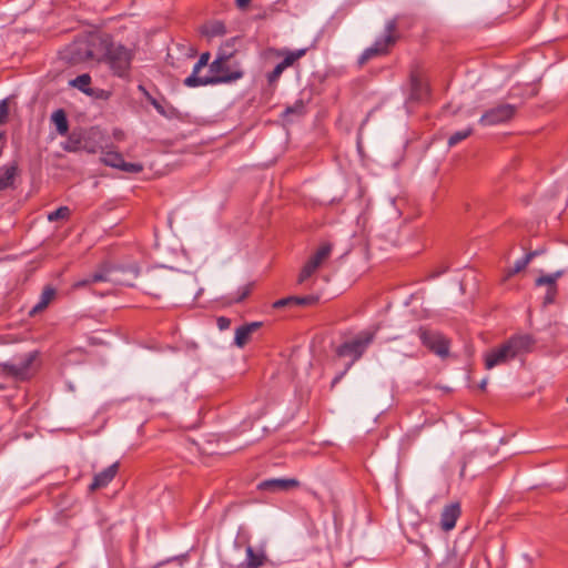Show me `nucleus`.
<instances>
[{
    "label": "nucleus",
    "mask_w": 568,
    "mask_h": 568,
    "mask_svg": "<svg viewBox=\"0 0 568 568\" xmlns=\"http://www.w3.org/2000/svg\"><path fill=\"white\" fill-rule=\"evenodd\" d=\"M536 341L529 334H518L509 337L503 344L489 349L484 355L485 368L490 371L510 361L531 353Z\"/></svg>",
    "instance_id": "f257e3e1"
},
{
    "label": "nucleus",
    "mask_w": 568,
    "mask_h": 568,
    "mask_svg": "<svg viewBox=\"0 0 568 568\" xmlns=\"http://www.w3.org/2000/svg\"><path fill=\"white\" fill-rule=\"evenodd\" d=\"M113 41L108 34H93L88 40L74 43L71 60L82 62L95 60L103 62Z\"/></svg>",
    "instance_id": "f03ea898"
},
{
    "label": "nucleus",
    "mask_w": 568,
    "mask_h": 568,
    "mask_svg": "<svg viewBox=\"0 0 568 568\" xmlns=\"http://www.w3.org/2000/svg\"><path fill=\"white\" fill-rule=\"evenodd\" d=\"M210 53L204 52L200 55L199 61L195 63L192 74L184 80V84L189 88H195L207 84L226 83L241 79L243 71L237 70L233 73H225L221 75L199 77V72L207 65Z\"/></svg>",
    "instance_id": "7ed1b4c3"
},
{
    "label": "nucleus",
    "mask_w": 568,
    "mask_h": 568,
    "mask_svg": "<svg viewBox=\"0 0 568 568\" xmlns=\"http://www.w3.org/2000/svg\"><path fill=\"white\" fill-rule=\"evenodd\" d=\"M139 276V268L135 265L128 267L113 266L109 263H103L94 271L93 280H103V282L111 283L112 285H133V281Z\"/></svg>",
    "instance_id": "20e7f679"
},
{
    "label": "nucleus",
    "mask_w": 568,
    "mask_h": 568,
    "mask_svg": "<svg viewBox=\"0 0 568 568\" xmlns=\"http://www.w3.org/2000/svg\"><path fill=\"white\" fill-rule=\"evenodd\" d=\"M398 38L397 19H392L387 21L385 26V36L382 39H377L372 47L364 50L358 59L359 64H364L375 57L388 53L389 48L396 43Z\"/></svg>",
    "instance_id": "39448f33"
},
{
    "label": "nucleus",
    "mask_w": 568,
    "mask_h": 568,
    "mask_svg": "<svg viewBox=\"0 0 568 568\" xmlns=\"http://www.w3.org/2000/svg\"><path fill=\"white\" fill-rule=\"evenodd\" d=\"M132 58L133 54L128 48L113 42L103 62L110 67L115 75L124 77L130 70Z\"/></svg>",
    "instance_id": "423d86ee"
},
{
    "label": "nucleus",
    "mask_w": 568,
    "mask_h": 568,
    "mask_svg": "<svg viewBox=\"0 0 568 568\" xmlns=\"http://www.w3.org/2000/svg\"><path fill=\"white\" fill-rule=\"evenodd\" d=\"M376 335V329L362 332L354 339L343 343L338 349L337 354L339 356H352L353 362L359 359L368 345L374 341Z\"/></svg>",
    "instance_id": "0eeeda50"
},
{
    "label": "nucleus",
    "mask_w": 568,
    "mask_h": 568,
    "mask_svg": "<svg viewBox=\"0 0 568 568\" xmlns=\"http://www.w3.org/2000/svg\"><path fill=\"white\" fill-rule=\"evenodd\" d=\"M37 358V352L26 354L23 357L12 363L2 364V372L19 381L28 379L33 374V364Z\"/></svg>",
    "instance_id": "6e6552de"
},
{
    "label": "nucleus",
    "mask_w": 568,
    "mask_h": 568,
    "mask_svg": "<svg viewBox=\"0 0 568 568\" xmlns=\"http://www.w3.org/2000/svg\"><path fill=\"white\" fill-rule=\"evenodd\" d=\"M423 345L439 357H446L449 352V342L440 333L420 326L417 331Z\"/></svg>",
    "instance_id": "1a4fd4ad"
},
{
    "label": "nucleus",
    "mask_w": 568,
    "mask_h": 568,
    "mask_svg": "<svg viewBox=\"0 0 568 568\" xmlns=\"http://www.w3.org/2000/svg\"><path fill=\"white\" fill-rule=\"evenodd\" d=\"M517 108L514 104L503 103L487 110L479 123L481 125H497L510 121L516 114Z\"/></svg>",
    "instance_id": "9d476101"
},
{
    "label": "nucleus",
    "mask_w": 568,
    "mask_h": 568,
    "mask_svg": "<svg viewBox=\"0 0 568 568\" xmlns=\"http://www.w3.org/2000/svg\"><path fill=\"white\" fill-rule=\"evenodd\" d=\"M565 274V271L559 270L551 274H544L536 278L535 285L536 286H546L547 291L544 296L542 304L545 306L555 303L557 294H558V286L557 281Z\"/></svg>",
    "instance_id": "9b49d317"
},
{
    "label": "nucleus",
    "mask_w": 568,
    "mask_h": 568,
    "mask_svg": "<svg viewBox=\"0 0 568 568\" xmlns=\"http://www.w3.org/2000/svg\"><path fill=\"white\" fill-rule=\"evenodd\" d=\"M101 161L108 166L115 168L128 173H140L143 171V165L141 163L125 162L122 154L116 151L103 152Z\"/></svg>",
    "instance_id": "f8f14e48"
},
{
    "label": "nucleus",
    "mask_w": 568,
    "mask_h": 568,
    "mask_svg": "<svg viewBox=\"0 0 568 568\" xmlns=\"http://www.w3.org/2000/svg\"><path fill=\"white\" fill-rule=\"evenodd\" d=\"M235 39H232L220 49L219 54L216 59L210 64V71L213 73V75H221L225 73H233V71H230L227 61L233 55V51L229 50L233 47V42ZM236 70H234L235 72Z\"/></svg>",
    "instance_id": "ddd939ff"
},
{
    "label": "nucleus",
    "mask_w": 568,
    "mask_h": 568,
    "mask_svg": "<svg viewBox=\"0 0 568 568\" xmlns=\"http://www.w3.org/2000/svg\"><path fill=\"white\" fill-rule=\"evenodd\" d=\"M429 93L428 84L423 80L422 73L416 69L410 72V95L414 101H423Z\"/></svg>",
    "instance_id": "4468645a"
},
{
    "label": "nucleus",
    "mask_w": 568,
    "mask_h": 568,
    "mask_svg": "<svg viewBox=\"0 0 568 568\" xmlns=\"http://www.w3.org/2000/svg\"><path fill=\"white\" fill-rule=\"evenodd\" d=\"M300 486V481L294 478H272L263 480L258 484V489L270 491H285Z\"/></svg>",
    "instance_id": "2eb2a0df"
},
{
    "label": "nucleus",
    "mask_w": 568,
    "mask_h": 568,
    "mask_svg": "<svg viewBox=\"0 0 568 568\" xmlns=\"http://www.w3.org/2000/svg\"><path fill=\"white\" fill-rule=\"evenodd\" d=\"M459 503H452L444 507L440 514V527L444 531H449L456 526V521L460 516Z\"/></svg>",
    "instance_id": "dca6fc26"
},
{
    "label": "nucleus",
    "mask_w": 568,
    "mask_h": 568,
    "mask_svg": "<svg viewBox=\"0 0 568 568\" xmlns=\"http://www.w3.org/2000/svg\"><path fill=\"white\" fill-rule=\"evenodd\" d=\"M119 470V463H114L104 470L97 474L93 478V481L91 483L89 489L91 491H94L97 489L103 488L109 485L115 477L116 473Z\"/></svg>",
    "instance_id": "f3484780"
},
{
    "label": "nucleus",
    "mask_w": 568,
    "mask_h": 568,
    "mask_svg": "<svg viewBox=\"0 0 568 568\" xmlns=\"http://www.w3.org/2000/svg\"><path fill=\"white\" fill-rule=\"evenodd\" d=\"M261 326L262 322H252L240 326L235 331L234 344L240 348L244 347L250 342L252 334Z\"/></svg>",
    "instance_id": "a211bd4d"
},
{
    "label": "nucleus",
    "mask_w": 568,
    "mask_h": 568,
    "mask_svg": "<svg viewBox=\"0 0 568 568\" xmlns=\"http://www.w3.org/2000/svg\"><path fill=\"white\" fill-rule=\"evenodd\" d=\"M3 176L0 178V191L8 190L13 186L14 179L18 173V163L12 162L3 168Z\"/></svg>",
    "instance_id": "6ab92c4d"
},
{
    "label": "nucleus",
    "mask_w": 568,
    "mask_h": 568,
    "mask_svg": "<svg viewBox=\"0 0 568 568\" xmlns=\"http://www.w3.org/2000/svg\"><path fill=\"white\" fill-rule=\"evenodd\" d=\"M51 121L55 125L57 132L60 135H67L69 131V122L67 114L62 109L54 111L51 115Z\"/></svg>",
    "instance_id": "aec40b11"
},
{
    "label": "nucleus",
    "mask_w": 568,
    "mask_h": 568,
    "mask_svg": "<svg viewBox=\"0 0 568 568\" xmlns=\"http://www.w3.org/2000/svg\"><path fill=\"white\" fill-rule=\"evenodd\" d=\"M57 292L51 286H45L41 293L40 301L33 306L31 314L43 311L54 298Z\"/></svg>",
    "instance_id": "412c9836"
},
{
    "label": "nucleus",
    "mask_w": 568,
    "mask_h": 568,
    "mask_svg": "<svg viewBox=\"0 0 568 568\" xmlns=\"http://www.w3.org/2000/svg\"><path fill=\"white\" fill-rule=\"evenodd\" d=\"M307 49H298L295 51L283 50L278 52V55H283L284 59L280 62L285 69L292 67L298 59L305 55Z\"/></svg>",
    "instance_id": "4be33fe9"
},
{
    "label": "nucleus",
    "mask_w": 568,
    "mask_h": 568,
    "mask_svg": "<svg viewBox=\"0 0 568 568\" xmlns=\"http://www.w3.org/2000/svg\"><path fill=\"white\" fill-rule=\"evenodd\" d=\"M226 28L221 21H213L202 28V33L209 38L224 36Z\"/></svg>",
    "instance_id": "5701e85b"
},
{
    "label": "nucleus",
    "mask_w": 568,
    "mask_h": 568,
    "mask_svg": "<svg viewBox=\"0 0 568 568\" xmlns=\"http://www.w3.org/2000/svg\"><path fill=\"white\" fill-rule=\"evenodd\" d=\"M246 555V568H258L264 565L265 555L263 552H255L251 546H247Z\"/></svg>",
    "instance_id": "b1692460"
},
{
    "label": "nucleus",
    "mask_w": 568,
    "mask_h": 568,
    "mask_svg": "<svg viewBox=\"0 0 568 568\" xmlns=\"http://www.w3.org/2000/svg\"><path fill=\"white\" fill-rule=\"evenodd\" d=\"M332 252L331 244H323L311 257L310 261L315 262V265L320 267L322 263L329 256Z\"/></svg>",
    "instance_id": "393cba45"
},
{
    "label": "nucleus",
    "mask_w": 568,
    "mask_h": 568,
    "mask_svg": "<svg viewBox=\"0 0 568 568\" xmlns=\"http://www.w3.org/2000/svg\"><path fill=\"white\" fill-rule=\"evenodd\" d=\"M90 83H91V77L88 73L81 74L70 81V85L79 89L80 91H82L87 94H90V88H89Z\"/></svg>",
    "instance_id": "a878e982"
},
{
    "label": "nucleus",
    "mask_w": 568,
    "mask_h": 568,
    "mask_svg": "<svg viewBox=\"0 0 568 568\" xmlns=\"http://www.w3.org/2000/svg\"><path fill=\"white\" fill-rule=\"evenodd\" d=\"M471 133H473V129L470 126H468V128H466L464 130L455 132L448 139V145L449 146H454V145L458 144L463 140L467 139Z\"/></svg>",
    "instance_id": "bb28decb"
},
{
    "label": "nucleus",
    "mask_w": 568,
    "mask_h": 568,
    "mask_svg": "<svg viewBox=\"0 0 568 568\" xmlns=\"http://www.w3.org/2000/svg\"><path fill=\"white\" fill-rule=\"evenodd\" d=\"M529 263H530V256H524L520 260L516 261L514 266L507 271L506 277L508 278V277L524 271Z\"/></svg>",
    "instance_id": "cd10ccee"
},
{
    "label": "nucleus",
    "mask_w": 568,
    "mask_h": 568,
    "mask_svg": "<svg viewBox=\"0 0 568 568\" xmlns=\"http://www.w3.org/2000/svg\"><path fill=\"white\" fill-rule=\"evenodd\" d=\"M317 268L318 267L315 265V262L308 260L298 275V283L305 282L316 272Z\"/></svg>",
    "instance_id": "c85d7f7f"
},
{
    "label": "nucleus",
    "mask_w": 568,
    "mask_h": 568,
    "mask_svg": "<svg viewBox=\"0 0 568 568\" xmlns=\"http://www.w3.org/2000/svg\"><path fill=\"white\" fill-rule=\"evenodd\" d=\"M81 141H82L81 134L72 132L69 135V138H68V140H67V142H65V144L63 146V149L67 150V151H75V150H78L80 148Z\"/></svg>",
    "instance_id": "c756f323"
},
{
    "label": "nucleus",
    "mask_w": 568,
    "mask_h": 568,
    "mask_svg": "<svg viewBox=\"0 0 568 568\" xmlns=\"http://www.w3.org/2000/svg\"><path fill=\"white\" fill-rule=\"evenodd\" d=\"M69 216H70V209L68 206H60L59 209H57L55 211L51 212L48 215V220L50 222H54L58 220L68 219Z\"/></svg>",
    "instance_id": "7c9ffc66"
},
{
    "label": "nucleus",
    "mask_w": 568,
    "mask_h": 568,
    "mask_svg": "<svg viewBox=\"0 0 568 568\" xmlns=\"http://www.w3.org/2000/svg\"><path fill=\"white\" fill-rule=\"evenodd\" d=\"M304 108L303 101H297L294 105L285 109L283 116L288 118L291 114L302 115L304 113Z\"/></svg>",
    "instance_id": "2f4dec72"
},
{
    "label": "nucleus",
    "mask_w": 568,
    "mask_h": 568,
    "mask_svg": "<svg viewBox=\"0 0 568 568\" xmlns=\"http://www.w3.org/2000/svg\"><path fill=\"white\" fill-rule=\"evenodd\" d=\"M318 301L317 296L308 295L303 297L293 296V304L295 305H314Z\"/></svg>",
    "instance_id": "473e14b6"
},
{
    "label": "nucleus",
    "mask_w": 568,
    "mask_h": 568,
    "mask_svg": "<svg viewBox=\"0 0 568 568\" xmlns=\"http://www.w3.org/2000/svg\"><path fill=\"white\" fill-rule=\"evenodd\" d=\"M284 70H285V68L281 63L276 64L275 68L273 69V71L270 72L267 75L268 82L271 84L276 82Z\"/></svg>",
    "instance_id": "72a5a7b5"
},
{
    "label": "nucleus",
    "mask_w": 568,
    "mask_h": 568,
    "mask_svg": "<svg viewBox=\"0 0 568 568\" xmlns=\"http://www.w3.org/2000/svg\"><path fill=\"white\" fill-rule=\"evenodd\" d=\"M93 277H94V272L91 275L87 276L85 278L75 282L73 284V287L80 288V287L91 285L93 283L103 282V280H93Z\"/></svg>",
    "instance_id": "f704fd0d"
},
{
    "label": "nucleus",
    "mask_w": 568,
    "mask_h": 568,
    "mask_svg": "<svg viewBox=\"0 0 568 568\" xmlns=\"http://www.w3.org/2000/svg\"><path fill=\"white\" fill-rule=\"evenodd\" d=\"M9 113L8 103L6 100L0 102V124H3L7 121Z\"/></svg>",
    "instance_id": "c9c22d12"
},
{
    "label": "nucleus",
    "mask_w": 568,
    "mask_h": 568,
    "mask_svg": "<svg viewBox=\"0 0 568 568\" xmlns=\"http://www.w3.org/2000/svg\"><path fill=\"white\" fill-rule=\"evenodd\" d=\"M217 327L221 331L227 329L231 325V320L224 316H221L216 320Z\"/></svg>",
    "instance_id": "e433bc0d"
},
{
    "label": "nucleus",
    "mask_w": 568,
    "mask_h": 568,
    "mask_svg": "<svg viewBox=\"0 0 568 568\" xmlns=\"http://www.w3.org/2000/svg\"><path fill=\"white\" fill-rule=\"evenodd\" d=\"M154 109L163 116L169 118L171 115V112H169L163 104H161L158 100L152 104Z\"/></svg>",
    "instance_id": "4c0bfd02"
},
{
    "label": "nucleus",
    "mask_w": 568,
    "mask_h": 568,
    "mask_svg": "<svg viewBox=\"0 0 568 568\" xmlns=\"http://www.w3.org/2000/svg\"><path fill=\"white\" fill-rule=\"evenodd\" d=\"M293 304V296H290V297H285V298H281L278 301H276L273 306L275 308H280V307H284L286 305H291Z\"/></svg>",
    "instance_id": "58836bf2"
},
{
    "label": "nucleus",
    "mask_w": 568,
    "mask_h": 568,
    "mask_svg": "<svg viewBox=\"0 0 568 568\" xmlns=\"http://www.w3.org/2000/svg\"><path fill=\"white\" fill-rule=\"evenodd\" d=\"M112 135L116 141H123L125 139V133L121 129H114Z\"/></svg>",
    "instance_id": "ea45409f"
},
{
    "label": "nucleus",
    "mask_w": 568,
    "mask_h": 568,
    "mask_svg": "<svg viewBox=\"0 0 568 568\" xmlns=\"http://www.w3.org/2000/svg\"><path fill=\"white\" fill-rule=\"evenodd\" d=\"M139 89L143 92L144 97L151 104L155 102L156 99L153 98L144 87L140 85Z\"/></svg>",
    "instance_id": "a19ab883"
},
{
    "label": "nucleus",
    "mask_w": 568,
    "mask_h": 568,
    "mask_svg": "<svg viewBox=\"0 0 568 568\" xmlns=\"http://www.w3.org/2000/svg\"><path fill=\"white\" fill-rule=\"evenodd\" d=\"M139 89L143 92L144 97L151 104L155 102L156 99L153 98L144 87L140 85Z\"/></svg>",
    "instance_id": "79ce46f5"
},
{
    "label": "nucleus",
    "mask_w": 568,
    "mask_h": 568,
    "mask_svg": "<svg viewBox=\"0 0 568 568\" xmlns=\"http://www.w3.org/2000/svg\"><path fill=\"white\" fill-rule=\"evenodd\" d=\"M139 89L143 92L144 97L151 104L155 102L156 99L153 98L144 87L140 85Z\"/></svg>",
    "instance_id": "37998d69"
},
{
    "label": "nucleus",
    "mask_w": 568,
    "mask_h": 568,
    "mask_svg": "<svg viewBox=\"0 0 568 568\" xmlns=\"http://www.w3.org/2000/svg\"><path fill=\"white\" fill-rule=\"evenodd\" d=\"M250 294V286H245L241 293V295H239V297L235 298L236 302H241L243 301L247 295Z\"/></svg>",
    "instance_id": "c03bdc74"
},
{
    "label": "nucleus",
    "mask_w": 568,
    "mask_h": 568,
    "mask_svg": "<svg viewBox=\"0 0 568 568\" xmlns=\"http://www.w3.org/2000/svg\"><path fill=\"white\" fill-rule=\"evenodd\" d=\"M239 9H246L250 4V0H235Z\"/></svg>",
    "instance_id": "a18cd8bd"
},
{
    "label": "nucleus",
    "mask_w": 568,
    "mask_h": 568,
    "mask_svg": "<svg viewBox=\"0 0 568 568\" xmlns=\"http://www.w3.org/2000/svg\"><path fill=\"white\" fill-rule=\"evenodd\" d=\"M3 144H4V133L0 132V155L2 154Z\"/></svg>",
    "instance_id": "49530a36"
},
{
    "label": "nucleus",
    "mask_w": 568,
    "mask_h": 568,
    "mask_svg": "<svg viewBox=\"0 0 568 568\" xmlns=\"http://www.w3.org/2000/svg\"><path fill=\"white\" fill-rule=\"evenodd\" d=\"M154 282L158 283V284H164L165 283V277L162 276V275L155 276L154 277Z\"/></svg>",
    "instance_id": "de8ad7c7"
},
{
    "label": "nucleus",
    "mask_w": 568,
    "mask_h": 568,
    "mask_svg": "<svg viewBox=\"0 0 568 568\" xmlns=\"http://www.w3.org/2000/svg\"><path fill=\"white\" fill-rule=\"evenodd\" d=\"M487 383H488V378H484L480 384H479V388L481 390H485L486 389V386H487Z\"/></svg>",
    "instance_id": "09e8293b"
},
{
    "label": "nucleus",
    "mask_w": 568,
    "mask_h": 568,
    "mask_svg": "<svg viewBox=\"0 0 568 568\" xmlns=\"http://www.w3.org/2000/svg\"><path fill=\"white\" fill-rule=\"evenodd\" d=\"M538 254H539V252H538V251H531V252H529L528 254H526L525 256H530V261H531V260H532L535 256H537Z\"/></svg>",
    "instance_id": "8fccbe9b"
},
{
    "label": "nucleus",
    "mask_w": 568,
    "mask_h": 568,
    "mask_svg": "<svg viewBox=\"0 0 568 568\" xmlns=\"http://www.w3.org/2000/svg\"><path fill=\"white\" fill-rule=\"evenodd\" d=\"M342 376H343V374H341V375L336 376V377L333 379V382H332V387H334V386H335V385L341 381Z\"/></svg>",
    "instance_id": "3c124183"
}]
</instances>
